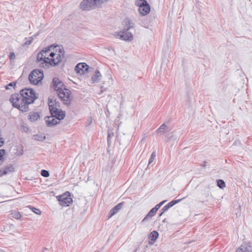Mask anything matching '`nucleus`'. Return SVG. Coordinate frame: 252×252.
I'll use <instances>...</instances> for the list:
<instances>
[{
	"label": "nucleus",
	"mask_w": 252,
	"mask_h": 252,
	"mask_svg": "<svg viewBox=\"0 0 252 252\" xmlns=\"http://www.w3.org/2000/svg\"><path fill=\"white\" fill-rule=\"evenodd\" d=\"M92 123V119L91 117H90L87 120V125L89 126Z\"/></svg>",
	"instance_id": "obj_41"
},
{
	"label": "nucleus",
	"mask_w": 252,
	"mask_h": 252,
	"mask_svg": "<svg viewBox=\"0 0 252 252\" xmlns=\"http://www.w3.org/2000/svg\"><path fill=\"white\" fill-rule=\"evenodd\" d=\"M5 154V150L4 149H0V164L3 161V156Z\"/></svg>",
	"instance_id": "obj_29"
},
{
	"label": "nucleus",
	"mask_w": 252,
	"mask_h": 252,
	"mask_svg": "<svg viewBox=\"0 0 252 252\" xmlns=\"http://www.w3.org/2000/svg\"><path fill=\"white\" fill-rule=\"evenodd\" d=\"M168 208L166 207V206L165 205L160 210L161 212L159 214V217H160L162 215V214L166 211L168 210Z\"/></svg>",
	"instance_id": "obj_35"
},
{
	"label": "nucleus",
	"mask_w": 252,
	"mask_h": 252,
	"mask_svg": "<svg viewBox=\"0 0 252 252\" xmlns=\"http://www.w3.org/2000/svg\"><path fill=\"white\" fill-rule=\"evenodd\" d=\"M166 201V200L162 201L160 202L159 203H158V204L161 207Z\"/></svg>",
	"instance_id": "obj_45"
},
{
	"label": "nucleus",
	"mask_w": 252,
	"mask_h": 252,
	"mask_svg": "<svg viewBox=\"0 0 252 252\" xmlns=\"http://www.w3.org/2000/svg\"><path fill=\"white\" fill-rule=\"evenodd\" d=\"M157 211L155 210V209L153 208L147 214V215L146 216V217L143 219L142 222H144L147 220H148L149 219H150L152 217L154 216L156 212Z\"/></svg>",
	"instance_id": "obj_20"
},
{
	"label": "nucleus",
	"mask_w": 252,
	"mask_h": 252,
	"mask_svg": "<svg viewBox=\"0 0 252 252\" xmlns=\"http://www.w3.org/2000/svg\"><path fill=\"white\" fill-rule=\"evenodd\" d=\"M89 66L85 63H78L75 67V70L77 73L84 74L88 72Z\"/></svg>",
	"instance_id": "obj_10"
},
{
	"label": "nucleus",
	"mask_w": 252,
	"mask_h": 252,
	"mask_svg": "<svg viewBox=\"0 0 252 252\" xmlns=\"http://www.w3.org/2000/svg\"><path fill=\"white\" fill-rule=\"evenodd\" d=\"M45 138L46 137L43 134H38L33 136V139L36 141H43Z\"/></svg>",
	"instance_id": "obj_24"
},
{
	"label": "nucleus",
	"mask_w": 252,
	"mask_h": 252,
	"mask_svg": "<svg viewBox=\"0 0 252 252\" xmlns=\"http://www.w3.org/2000/svg\"><path fill=\"white\" fill-rule=\"evenodd\" d=\"M166 206V207L168 208V209H169L170 208L172 207V206H173V204L171 203V202H169L167 204H166L165 205Z\"/></svg>",
	"instance_id": "obj_42"
},
{
	"label": "nucleus",
	"mask_w": 252,
	"mask_h": 252,
	"mask_svg": "<svg viewBox=\"0 0 252 252\" xmlns=\"http://www.w3.org/2000/svg\"><path fill=\"white\" fill-rule=\"evenodd\" d=\"M25 40H26V41L23 44V46H26L31 44L32 42L33 38L32 37H29L28 38L26 37Z\"/></svg>",
	"instance_id": "obj_27"
},
{
	"label": "nucleus",
	"mask_w": 252,
	"mask_h": 252,
	"mask_svg": "<svg viewBox=\"0 0 252 252\" xmlns=\"http://www.w3.org/2000/svg\"><path fill=\"white\" fill-rule=\"evenodd\" d=\"M114 133L113 132L110 131H108L107 136V142L108 144L110 143L111 139L112 137L114 136Z\"/></svg>",
	"instance_id": "obj_32"
},
{
	"label": "nucleus",
	"mask_w": 252,
	"mask_h": 252,
	"mask_svg": "<svg viewBox=\"0 0 252 252\" xmlns=\"http://www.w3.org/2000/svg\"><path fill=\"white\" fill-rule=\"evenodd\" d=\"M109 0H83L80 3V8L83 10H90L96 8L100 4Z\"/></svg>",
	"instance_id": "obj_5"
},
{
	"label": "nucleus",
	"mask_w": 252,
	"mask_h": 252,
	"mask_svg": "<svg viewBox=\"0 0 252 252\" xmlns=\"http://www.w3.org/2000/svg\"><path fill=\"white\" fill-rule=\"evenodd\" d=\"M160 207V205L158 204L156 205L155 206V207H154V208L155 209L156 211H157Z\"/></svg>",
	"instance_id": "obj_43"
},
{
	"label": "nucleus",
	"mask_w": 252,
	"mask_h": 252,
	"mask_svg": "<svg viewBox=\"0 0 252 252\" xmlns=\"http://www.w3.org/2000/svg\"><path fill=\"white\" fill-rule=\"evenodd\" d=\"M124 202L120 203L116 205L114 207L112 208V210L116 213V214L122 208L123 206Z\"/></svg>",
	"instance_id": "obj_26"
},
{
	"label": "nucleus",
	"mask_w": 252,
	"mask_h": 252,
	"mask_svg": "<svg viewBox=\"0 0 252 252\" xmlns=\"http://www.w3.org/2000/svg\"><path fill=\"white\" fill-rule=\"evenodd\" d=\"M156 152L154 151L152 153V154L151 155V157H150V159H149V161H148V165H149L153 162V161H154V159H155V158L156 157Z\"/></svg>",
	"instance_id": "obj_30"
},
{
	"label": "nucleus",
	"mask_w": 252,
	"mask_h": 252,
	"mask_svg": "<svg viewBox=\"0 0 252 252\" xmlns=\"http://www.w3.org/2000/svg\"><path fill=\"white\" fill-rule=\"evenodd\" d=\"M138 11L142 16H145L148 14L150 11V6L149 4L140 7L138 8Z\"/></svg>",
	"instance_id": "obj_17"
},
{
	"label": "nucleus",
	"mask_w": 252,
	"mask_h": 252,
	"mask_svg": "<svg viewBox=\"0 0 252 252\" xmlns=\"http://www.w3.org/2000/svg\"><path fill=\"white\" fill-rule=\"evenodd\" d=\"M14 171V167L11 164L7 165L3 168L0 169V176L7 174Z\"/></svg>",
	"instance_id": "obj_13"
},
{
	"label": "nucleus",
	"mask_w": 252,
	"mask_h": 252,
	"mask_svg": "<svg viewBox=\"0 0 252 252\" xmlns=\"http://www.w3.org/2000/svg\"><path fill=\"white\" fill-rule=\"evenodd\" d=\"M236 252H252V248L248 245H241L237 249Z\"/></svg>",
	"instance_id": "obj_18"
},
{
	"label": "nucleus",
	"mask_w": 252,
	"mask_h": 252,
	"mask_svg": "<svg viewBox=\"0 0 252 252\" xmlns=\"http://www.w3.org/2000/svg\"><path fill=\"white\" fill-rule=\"evenodd\" d=\"M4 139L0 136V147H1L4 144Z\"/></svg>",
	"instance_id": "obj_39"
},
{
	"label": "nucleus",
	"mask_w": 252,
	"mask_h": 252,
	"mask_svg": "<svg viewBox=\"0 0 252 252\" xmlns=\"http://www.w3.org/2000/svg\"><path fill=\"white\" fill-rule=\"evenodd\" d=\"M20 94L23 96V99L25 101V104L29 106V104L33 103L34 101L37 99V94L31 88H25L20 91Z\"/></svg>",
	"instance_id": "obj_4"
},
{
	"label": "nucleus",
	"mask_w": 252,
	"mask_h": 252,
	"mask_svg": "<svg viewBox=\"0 0 252 252\" xmlns=\"http://www.w3.org/2000/svg\"><path fill=\"white\" fill-rule=\"evenodd\" d=\"M11 103H12V106L19 109L23 112H28L29 110V106L25 104V101L23 99L21 94H12L9 99Z\"/></svg>",
	"instance_id": "obj_3"
},
{
	"label": "nucleus",
	"mask_w": 252,
	"mask_h": 252,
	"mask_svg": "<svg viewBox=\"0 0 252 252\" xmlns=\"http://www.w3.org/2000/svg\"><path fill=\"white\" fill-rule=\"evenodd\" d=\"M30 208L32 210V211L36 214H37V215H40L41 214V211H40V210H39L37 208H36L34 207H30Z\"/></svg>",
	"instance_id": "obj_33"
},
{
	"label": "nucleus",
	"mask_w": 252,
	"mask_h": 252,
	"mask_svg": "<svg viewBox=\"0 0 252 252\" xmlns=\"http://www.w3.org/2000/svg\"><path fill=\"white\" fill-rule=\"evenodd\" d=\"M41 175L44 177H48L49 176L50 174L48 171L42 169L41 171Z\"/></svg>",
	"instance_id": "obj_31"
},
{
	"label": "nucleus",
	"mask_w": 252,
	"mask_h": 252,
	"mask_svg": "<svg viewBox=\"0 0 252 252\" xmlns=\"http://www.w3.org/2000/svg\"><path fill=\"white\" fill-rule=\"evenodd\" d=\"M137 249H135L133 252H137Z\"/></svg>",
	"instance_id": "obj_48"
},
{
	"label": "nucleus",
	"mask_w": 252,
	"mask_h": 252,
	"mask_svg": "<svg viewBox=\"0 0 252 252\" xmlns=\"http://www.w3.org/2000/svg\"><path fill=\"white\" fill-rule=\"evenodd\" d=\"M148 4L146 0H137L135 2V4L140 8V7L144 6Z\"/></svg>",
	"instance_id": "obj_25"
},
{
	"label": "nucleus",
	"mask_w": 252,
	"mask_h": 252,
	"mask_svg": "<svg viewBox=\"0 0 252 252\" xmlns=\"http://www.w3.org/2000/svg\"><path fill=\"white\" fill-rule=\"evenodd\" d=\"M158 237V233L156 231H153L148 236V239L150 240L149 244L153 245Z\"/></svg>",
	"instance_id": "obj_16"
},
{
	"label": "nucleus",
	"mask_w": 252,
	"mask_h": 252,
	"mask_svg": "<svg viewBox=\"0 0 252 252\" xmlns=\"http://www.w3.org/2000/svg\"><path fill=\"white\" fill-rule=\"evenodd\" d=\"M217 186L221 189H223L225 187V183L223 180L219 179L217 180Z\"/></svg>",
	"instance_id": "obj_28"
},
{
	"label": "nucleus",
	"mask_w": 252,
	"mask_h": 252,
	"mask_svg": "<svg viewBox=\"0 0 252 252\" xmlns=\"http://www.w3.org/2000/svg\"><path fill=\"white\" fill-rule=\"evenodd\" d=\"M166 221V219L163 220V222H165Z\"/></svg>",
	"instance_id": "obj_47"
},
{
	"label": "nucleus",
	"mask_w": 252,
	"mask_h": 252,
	"mask_svg": "<svg viewBox=\"0 0 252 252\" xmlns=\"http://www.w3.org/2000/svg\"><path fill=\"white\" fill-rule=\"evenodd\" d=\"M29 119L31 122H34L40 118L39 114L38 112H33L29 115Z\"/></svg>",
	"instance_id": "obj_22"
},
{
	"label": "nucleus",
	"mask_w": 252,
	"mask_h": 252,
	"mask_svg": "<svg viewBox=\"0 0 252 252\" xmlns=\"http://www.w3.org/2000/svg\"><path fill=\"white\" fill-rule=\"evenodd\" d=\"M116 214V213L112 210V209L109 211L108 214V218L109 219L112 217L113 215Z\"/></svg>",
	"instance_id": "obj_38"
},
{
	"label": "nucleus",
	"mask_w": 252,
	"mask_h": 252,
	"mask_svg": "<svg viewBox=\"0 0 252 252\" xmlns=\"http://www.w3.org/2000/svg\"><path fill=\"white\" fill-rule=\"evenodd\" d=\"M45 120L48 126H53L60 123L59 121H58V120L55 119V118L53 117L51 115L50 116H46L45 118Z\"/></svg>",
	"instance_id": "obj_12"
},
{
	"label": "nucleus",
	"mask_w": 252,
	"mask_h": 252,
	"mask_svg": "<svg viewBox=\"0 0 252 252\" xmlns=\"http://www.w3.org/2000/svg\"><path fill=\"white\" fill-rule=\"evenodd\" d=\"M56 198L60 205L62 206H69L73 202L72 198L70 197V193L67 191L57 196Z\"/></svg>",
	"instance_id": "obj_8"
},
{
	"label": "nucleus",
	"mask_w": 252,
	"mask_h": 252,
	"mask_svg": "<svg viewBox=\"0 0 252 252\" xmlns=\"http://www.w3.org/2000/svg\"><path fill=\"white\" fill-rule=\"evenodd\" d=\"M9 59L10 60L12 61L14 60L16 58L14 52H10L9 54Z\"/></svg>",
	"instance_id": "obj_37"
},
{
	"label": "nucleus",
	"mask_w": 252,
	"mask_h": 252,
	"mask_svg": "<svg viewBox=\"0 0 252 252\" xmlns=\"http://www.w3.org/2000/svg\"><path fill=\"white\" fill-rule=\"evenodd\" d=\"M124 23L125 24L124 30H129L134 27V24L133 23H131L130 20L129 18L125 19Z\"/></svg>",
	"instance_id": "obj_19"
},
{
	"label": "nucleus",
	"mask_w": 252,
	"mask_h": 252,
	"mask_svg": "<svg viewBox=\"0 0 252 252\" xmlns=\"http://www.w3.org/2000/svg\"><path fill=\"white\" fill-rule=\"evenodd\" d=\"M56 108H58V109H60V103L59 101H57V104H56Z\"/></svg>",
	"instance_id": "obj_44"
},
{
	"label": "nucleus",
	"mask_w": 252,
	"mask_h": 252,
	"mask_svg": "<svg viewBox=\"0 0 252 252\" xmlns=\"http://www.w3.org/2000/svg\"><path fill=\"white\" fill-rule=\"evenodd\" d=\"M48 106L49 111L53 110L56 108L57 100L55 98L54 96H49L48 97Z\"/></svg>",
	"instance_id": "obj_14"
},
{
	"label": "nucleus",
	"mask_w": 252,
	"mask_h": 252,
	"mask_svg": "<svg viewBox=\"0 0 252 252\" xmlns=\"http://www.w3.org/2000/svg\"><path fill=\"white\" fill-rule=\"evenodd\" d=\"M206 163H207V162H206V161H204V163H203V164H201V166L202 167H203V168L205 167H206Z\"/></svg>",
	"instance_id": "obj_46"
},
{
	"label": "nucleus",
	"mask_w": 252,
	"mask_h": 252,
	"mask_svg": "<svg viewBox=\"0 0 252 252\" xmlns=\"http://www.w3.org/2000/svg\"><path fill=\"white\" fill-rule=\"evenodd\" d=\"M176 139V135L173 132H168L165 135V140L166 142H169L171 140H175Z\"/></svg>",
	"instance_id": "obj_23"
},
{
	"label": "nucleus",
	"mask_w": 252,
	"mask_h": 252,
	"mask_svg": "<svg viewBox=\"0 0 252 252\" xmlns=\"http://www.w3.org/2000/svg\"><path fill=\"white\" fill-rule=\"evenodd\" d=\"M186 197H183V198H181V199H177V200H172L171 201H170L171 202V203L173 204V205L174 206V205H175L176 204L180 202V201H181L183 199H184V198H185Z\"/></svg>",
	"instance_id": "obj_36"
},
{
	"label": "nucleus",
	"mask_w": 252,
	"mask_h": 252,
	"mask_svg": "<svg viewBox=\"0 0 252 252\" xmlns=\"http://www.w3.org/2000/svg\"><path fill=\"white\" fill-rule=\"evenodd\" d=\"M120 38L125 41H131L133 36L131 32H128V30H124L119 33Z\"/></svg>",
	"instance_id": "obj_11"
},
{
	"label": "nucleus",
	"mask_w": 252,
	"mask_h": 252,
	"mask_svg": "<svg viewBox=\"0 0 252 252\" xmlns=\"http://www.w3.org/2000/svg\"><path fill=\"white\" fill-rule=\"evenodd\" d=\"M94 73V75L92 77V80L93 83L98 82L101 78V75L98 70H96Z\"/></svg>",
	"instance_id": "obj_21"
},
{
	"label": "nucleus",
	"mask_w": 252,
	"mask_h": 252,
	"mask_svg": "<svg viewBox=\"0 0 252 252\" xmlns=\"http://www.w3.org/2000/svg\"><path fill=\"white\" fill-rule=\"evenodd\" d=\"M57 45H55L54 44L50 45L45 48L42 49L37 56V61L41 62L43 61L44 63H45V61H48L47 59H49L48 57H46L47 56H49L50 52L51 51L52 49L54 50L55 48L57 47Z\"/></svg>",
	"instance_id": "obj_7"
},
{
	"label": "nucleus",
	"mask_w": 252,
	"mask_h": 252,
	"mask_svg": "<svg viewBox=\"0 0 252 252\" xmlns=\"http://www.w3.org/2000/svg\"><path fill=\"white\" fill-rule=\"evenodd\" d=\"M51 88L57 92L58 96L64 105H70L72 99L71 92L65 88V85L62 81L57 77L54 78L51 84Z\"/></svg>",
	"instance_id": "obj_1"
},
{
	"label": "nucleus",
	"mask_w": 252,
	"mask_h": 252,
	"mask_svg": "<svg viewBox=\"0 0 252 252\" xmlns=\"http://www.w3.org/2000/svg\"><path fill=\"white\" fill-rule=\"evenodd\" d=\"M58 47V46H57ZM59 48L55 49V51H51L49 53L48 61H45V65L48 67L56 66L61 65L63 67L66 63V59L64 56V51L63 47L58 46Z\"/></svg>",
	"instance_id": "obj_2"
},
{
	"label": "nucleus",
	"mask_w": 252,
	"mask_h": 252,
	"mask_svg": "<svg viewBox=\"0 0 252 252\" xmlns=\"http://www.w3.org/2000/svg\"><path fill=\"white\" fill-rule=\"evenodd\" d=\"M44 77L43 71L38 69H34L29 76V80L31 84L37 85L41 82Z\"/></svg>",
	"instance_id": "obj_6"
},
{
	"label": "nucleus",
	"mask_w": 252,
	"mask_h": 252,
	"mask_svg": "<svg viewBox=\"0 0 252 252\" xmlns=\"http://www.w3.org/2000/svg\"><path fill=\"white\" fill-rule=\"evenodd\" d=\"M156 132H157L158 134H159V135H162L168 132V126H167L165 124H162L156 131Z\"/></svg>",
	"instance_id": "obj_15"
},
{
	"label": "nucleus",
	"mask_w": 252,
	"mask_h": 252,
	"mask_svg": "<svg viewBox=\"0 0 252 252\" xmlns=\"http://www.w3.org/2000/svg\"><path fill=\"white\" fill-rule=\"evenodd\" d=\"M50 114L57 120L60 121L63 120L65 116V112L61 109L57 108L50 111Z\"/></svg>",
	"instance_id": "obj_9"
},
{
	"label": "nucleus",
	"mask_w": 252,
	"mask_h": 252,
	"mask_svg": "<svg viewBox=\"0 0 252 252\" xmlns=\"http://www.w3.org/2000/svg\"><path fill=\"white\" fill-rule=\"evenodd\" d=\"M16 85V81H14V82H10V83H9L6 87H5V88L6 89L8 90L9 89V87H14Z\"/></svg>",
	"instance_id": "obj_34"
},
{
	"label": "nucleus",
	"mask_w": 252,
	"mask_h": 252,
	"mask_svg": "<svg viewBox=\"0 0 252 252\" xmlns=\"http://www.w3.org/2000/svg\"><path fill=\"white\" fill-rule=\"evenodd\" d=\"M13 217L16 219H19L21 217V214L19 212H16Z\"/></svg>",
	"instance_id": "obj_40"
}]
</instances>
